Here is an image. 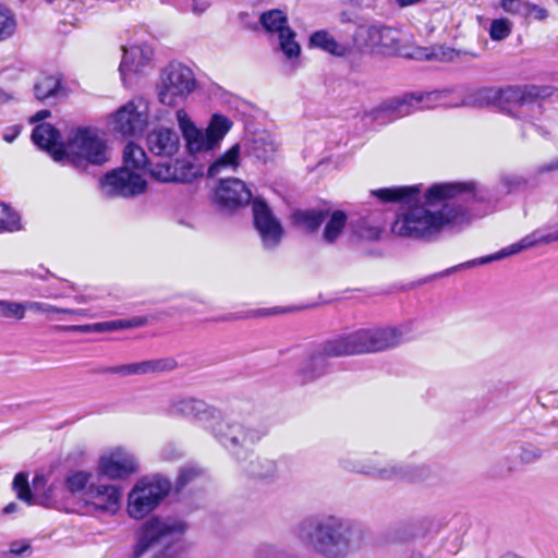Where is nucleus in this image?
I'll return each instance as SVG.
<instances>
[{
  "mask_svg": "<svg viewBox=\"0 0 558 558\" xmlns=\"http://www.w3.org/2000/svg\"><path fill=\"white\" fill-rule=\"evenodd\" d=\"M141 471L138 457L130 448L106 447L97 456L95 472L74 470L64 477V487L75 499L76 511L84 514H114L121 504V489L102 480L126 481Z\"/></svg>",
  "mask_w": 558,
  "mask_h": 558,
  "instance_id": "1",
  "label": "nucleus"
},
{
  "mask_svg": "<svg viewBox=\"0 0 558 558\" xmlns=\"http://www.w3.org/2000/svg\"><path fill=\"white\" fill-rule=\"evenodd\" d=\"M476 186L468 183H437L427 189L424 199L400 209L391 223V232L400 238L429 240L445 230L470 222V214L461 208L449 206L448 201L475 196Z\"/></svg>",
  "mask_w": 558,
  "mask_h": 558,
  "instance_id": "2",
  "label": "nucleus"
},
{
  "mask_svg": "<svg viewBox=\"0 0 558 558\" xmlns=\"http://www.w3.org/2000/svg\"><path fill=\"white\" fill-rule=\"evenodd\" d=\"M403 339V332L397 327L355 330L326 341L315 354L305 361L300 369V375L304 381H311L325 373L327 357L379 352L399 345Z\"/></svg>",
  "mask_w": 558,
  "mask_h": 558,
  "instance_id": "3",
  "label": "nucleus"
},
{
  "mask_svg": "<svg viewBox=\"0 0 558 558\" xmlns=\"http://www.w3.org/2000/svg\"><path fill=\"white\" fill-rule=\"evenodd\" d=\"M299 538L328 558H343L360 545L362 535L354 522L337 515H323L303 522Z\"/></svg>",
  "mask_w": 558,
  "mask_h": 558,
  "instance_id": "4",
  "label": "nucleus"
},
{
  "mask_svg": "<svg viewBox=\"0 0 558 558\" xmlns=\"http://www.w3.org/2000/svg\"><path fill=\"white\" fill-rule=\"evenodd\" d=\"M189 524L171 514H155L138 529L133 554L141 557L154 550L151 558H180L186 549Z\"/></svg>",
  "mask_w": 558,
  "mask_h": 558,
  "instance_id": "5",
  "label": "nucleus"
},
{
  "mask_svg": "<svg viewBox=\"0 0 558 558\" xmlns=\"http://www.w3.org/2000/svg\"><path fill=\"white\" fill-rule=\"evenodd\" d=\"M548 86H510L498 92V105L502 111L513 118L510 128L515 129L508 135L514 137H544L546 131L534 122L527 121L525 114L531 111L541 113V104L537 99H545L551 95Z\"/></svg>",
  "mask_w": 558,
  "mask_h": 558,
  "instance_id": "6",
  "label": "nucleus"
},
{
  "mask_svg": "<svg viewBox=\"0 0 558 558\" xmlns=\"http://www.w3.org/2000/svg\"><path fill=\"white\" fill-rule=\"evenodd\" d=\"M172 489L171 482L161 474L138 478L126 495V513L133 520H143L157 510Z\"/></svg>",
  "mask_w": 558,
  "mask_h": 558,
  "instance_id": "7",
  "label": "nucleus"
},
{
  "mask_svg": "<svg viewBox=\"0 0 558 558\" xmlns=\"http://www.w3.org/2000/svg\"><path fill=\"white\" fill-rule=\"evenodd\" d=\"M53 161L75 167L102 165L110 159L106 142H35Z\"/></svg>",
  "mask_w": 558,
  "mask_h": 558,
  "instance_id": "8",
  "label": "nucleus"
},
{
  "mask_svg": "<svg viewBox=\"0 0 558 558\" xmlns=\"http://www.w3.org/2000/svg\"><path fill=\"white\" fill-rule=\"evenodd\" d=\"M149 101L136 96L105 118L107 133L123 138L141 137L149 124Z\"/></svg>",
  "mask_w": 558,
  "mask_h": 558,
  "instance_id": "9",
  "label": "nucleus"
},
{
  "mask_svg": "<svg viewBox=\"0 0 558 558\" xmlns=\"http://www.w3.org/2000/svg\"><path fill=\"white\" fill-rule=\"evenodd\" d=\"M196 88L194 72L180 62H171L161 72L157 85V98L160 104L175 107L184 101Z\"/></svg>",
  "mask_w": 558,
  "mask_h": 558,
  "instance_id": "10",
  "label": "nucleus"
},
{
  "mask_svg": "<svg viewBox=\"0 0 558 558\" xmlns=\"http://www.w3.org/2000/svg\"><path fill=\"white\" fill-rule=\"evenodd\" d=\"M447 90L407 94L380 104L374 110V117L381 119H398L421 109L433 108L437 105H448L445 100Z\"/></svg>",
  "mask_w": 558,
  "mask_h": 558,
  "instance_id": "11",
  "label": "nucleus"
},
{
  "mask_svg": "<svg viewBox=\"0 0 558 558\" xmlns=\"http://www.w3.org/2000/svg\"><path fill=\"white\" fill-rule=\"evenodd\" d=\"M179 151V142H128L123 148L125 167L143 169L154 162L151 158H171Z\"/></svg>",
  "mask_w": 558,
  "mask_h": 558,
  "instance_id": "12",
  "label": "nucleus"
},
{
  "mask_svg": "<svg viewBox=\"0 0 558 558\" xmlns=\"http://www.w3.org/2000/svg\"><path fill=\"white\" fill-rule=\"evenodd\" d=\"M101 193L108 197H133L145 193L147 181L128 167L118 168L100 180Z\"/></svg>",
  "mask_w": 558,
  "mask_h": 558,
  "instance_id": "13",
  "label": "nucleus"
},
{
  "mask_svg": "<svg viewBox=\"0 0 558 558\" xmlns=\"http://www.w3.org/2000/svg\"><path fill=\"white\" fill-rule=\"evenodd\" d=\"M148 172L153 179L161 183H190L202 175L201 168L192 161L181 158L180 150L171 158H159Z\"/></svg>",
  "mask_w": 558,
  "mask_h": 558,
  "instance_id": "14",
  "label": "nucleus"
},
{
  "mask_svg": "<svg viewBox=\"0 0 558 558\" xmlns=\"http://www.w3.org/2000/svg\"><path fill=\"white\" fill-rule=\"evenodd\" d=\"M252 213L253 223L263 246L266 248L277 247L284 235L280 220L274 215L268 204L258 197L252 202Z\"/></svg>",
  "mask_w": 558,
  "mask_h": 558,
  "instance_id": "15",
  "label": "nucleus"
},
{
  "mask_svg": "<svg viewBox=\"0 0 558 558\" xmlns=\"http://www.w3.org/2000/svg\"><path fill=\"white\" fill-rule=\"evenodd\" d=\"M259 22L270 34H277L279 48L287 59H298L301 47L295 40V33L289 27L287 15L281 10H270L260 15Z\"/></svg>",
  "mask_w": 558,
  "mask_h": 558,
  "instance_id": "16",
  "label": "nucleus"
},
{
  "mask_svg": "<svg viewBox=\"0 0 558 558\" xmlns=\"http://www.w3.org/2000/svg\"><path fill=\"white\" fill-rule=\"evenodd\" d=\"M211 426V433L230 451L236 453L239 449H248L256 442L260 436L254 429H248L242 424L222 418L221 416L215 425Z\"/></svg>",
  "mask_w": 558,
  "mask_h": 558,
  "instance_id": "17",
  "label": "nucleus"
},
{
  "mask_svg": "<svg viewBox=\"0 0 558 558\" xmlns=\"http://www.w3.org/2000/svg\"><path fill=\"white\" fill-rule=\"evenodd\" d=\"M154 58V49L147 44H134L123 47V56L119 65L121 82L124 87H129L130 76L138 74L147 68Z\"/></svg>",
  "mask_w": 558,
  "mask_h": 558,
  "instance_id": "18",
  "label": "nucleus"
},
{
  "mask_svg": "<svg viewBox=\"0 0 558 558\" xmlns=\"http://www.w3.org/2000/svg\"><path fill=\"white\" fill-rule=\"evenodd\" d=\"M347 469L363 474L372 475L381 480H404L409 477L407 469L399 463L386 461L380 457H369L352 465H344Z\"/></svg>",
  "mask_w": 558,
  "mask_h": 558,
  "instance_id": "19",
  "label": "nucleus"
},
{
  "mask_svg": "<svg viewBox=\"0 0 558 558\" xmlns=\"http://www.w3.org/2000/svg\"><path fill=\"white\" fill-rule=\"evenodd\" d=\"M170 412L175 415L193 416L209 430H211L210 425H215L221 416L217 410L204 401L194 398L173 400L170 405Z\"/></svg>",
  "mask_w": 558,
  "mask_h": 558,
  "instance_id": "20",
  "label": "nucleus"
},
{
  "mask_svg": "<svg viewBox=\"0 0 558 558\" xmlns=\"http://www.w3.org/2000/svg\"><path fill=\"white\" fill-rule=\"evenodd\" d=\"M252 198L251 191L239 179H226L219 182L215 191V199L221 206L233 209L243 206Z\"/></svg>",
  "mask_w": 558,
  "mask_h": 558,
  "instance_id": "21",
  "label": "nucleus"
},
{
  "mask_svg": "<svg viewBox=\"0 0 558 558\" xmlns=\"http://www.w3.org/2000/svg\"><path fill=\"white\" fill-rule=\"evenodd\" d=\"M555 241H558V232L545 234L539 231H535V232L522 238L520 241L504 247L499 252H497L493 255L483 257V258L478 259L477 262H473L472 264L473 265L486 264L489 262L499 260V259L509 257L511 255L519 254L520 252L532 248L534 246L542 245V244H548V243H551Z\"/></svg>",
  "mask_w": 558,
  "mask_h": 558,
  "instance_id": "22",
  "label": "nucleus"
},
{
  "mask_svg": "<svg viewBox=\"0 0 558 558\" xmlns=\"http://www.w3.org/2000/svg\"><path fill=\"white\" fill-rule=\"evenodd\" d=\"M411 58L421 61L453 62L477 58L473 51L457 50L445 45H433L428 47H416L410 54Z\"/></svg>",
  "mask_w": 558,
  "mask_h": 558,
  "instance_id": "23",
  "label": "nucleus"
},
{
  "mask_svg": "<svg viewBox=\"0 0 558 558\" xmlns=\"http://www.w3.org/2000/svg\"><path fill=\"white\" fill-rule=\"evenodd\" d=\"M240 161V145L234 144L217 157L208 167V177H217L225 171L234 170Z\"/></svg>",
  "mask_w": 558,
  "mask_h": 558,
  "instance_id": "24",
  "label": "nucleus"
},
{
  "mask_svg": "<svg viewBox=\"0 0 558 558\" xmlns=\"http://www.w3.org/2000/svg\"><path fill=\"white\" fill-rule=\"evenodd\" d=\"M347 220V215L343 211H332L326 220L323 230V241L327 244L336 243L344 232Z\"/></svg>",
  "mask_w": 558,
  "mask_h": 558,
  "instance_id": "25",
  "label": "nucleus"
},
{
  "mask_svg": "<svg viewBox=\"0 0 558 558\" xmlns=\"http://www.w3.org/2000/svg\"><path fill=\"white\" fill-rule=\"evenodd\" d=\"M33 505H40L45 507H51L57 504L56 487L53 485L47 486L46 476L37 474L33 478Z\"/></svg>",
  "mask_w": 558,
  "mask_h": 558,
  "instance_id": "26",
  "label": "nucleus"
},
{
  "mask_svg": "<svg viewBox=\"0 0 558 558\" xmlns=\"http://www.w3.org/2000/svg\"><path fill=\"white\" fill-rule=\"evenodd\" d=\"M418 193V186H393L374 190L372 194L383 202H412Z\"/></svg>",
  "mask_w": 558,
  "mask_h": 558,
  "instance_id": "27",
  "label": "nucleus"
},
{
  "mask_svg": "<svg viewBox=\"0 0 558 558\" xmlns=\"http://www.w3.org/2000/svg\"><path fill=\"white\" fill-rule=\"evenodd\" d=\"M381 26L361 25L354 34L355 46L363 51H376Z\"/></svg>",
  "mask_w": 558,
  "mask_h": 558,
  "instance_id": "28",
  "label": "nucleus"
},
{
  "mask_svg": "<svg viewBox=\"0 0 558 558\" xmlns=\"http://www.w3.org/2000/svg\"><path fill=\"white\" fill-rule=\"evenodd\" d=\"M232 126L233 121L229 117L218 112L213 113L205 129L204 140H222Z\"/></svg>",
  "mask_w": 558,
  "mask_h": 558,
  "instance_id": "29",
  "label": "nucleus"
},
{
  "mask_svg": "<svg viewBox=\"0 0 558 558\" xmlns=\"http://www.w3.org/2000/svg\"><path fill=\"white\" fill-rule=\"evenodd\" d=\"M310 40L313 46L337 57H343L349 52V48L345 45L337 43L326 31L315 32Z\"/></svg>",
  "mask_w": 558,
  "mask_h": 558,
  "instance_id": "30",
  "label": "nucleus"
},
{
  "mask_svg": "<svg viewBox=\"0 0 558 558\" xmlns=\"http://www.w3.org/2000/svg\"><path fill=\"white\" fill-rule=\"evenodd\" d=\"M23 229L21 215L7 203H0V233H13Z\"/></svg>",
  "mask_w": 558,
  "mask_h": 558,
  "instance_id": "31",
  "label": "nucleus"
},
{
  "mask_svg": "<svg viewBox=\"0 0 558 558\" xmlns=\"http://www.w3.org/2000/svg\"><path fill=\"white\" fill-rule=\"evenodd\" d=\"M34 92L40 100L57 97L62 92L60 80L52 75H41L34 86Z\"/></svg>",
  "mask_w": 558,
  "mask_h": 558,
  "instance_id": "32",
  "label": "nucleus"
},
{
  "mask_svg": "<svg viewBox=\"0 0 558 558\" xmlns=\"http://www.w3.org/2000/svg\"><path fill=\"white\" fill-rule=\"evenodd\" d=\"M178 128L184 140H204L202 130L183 108L175 111Z\"/></svg>",
  "mask_w": 558,
  "mask_h": 558,
  "instance_id": "33",
  "label": "nucleus"
},
{
  "mask_svg": "<svg viewBox=\"0 0 558 558\" xmlns=\"http://www.w3.org/2000/svg\"><path fill=\"white\" fill-rule=\"evenodd\" d=\"M219 149V142H186L185 151L195 160H211Z\"/></svg>",
  "mask_w": 558,
  "mask_h": 558,
  "instance_id": "34",
  "label": "nucleus"
},
{
  "mask_svg": "<svg viewBox=\"0 0 558 558\" xmlns=\"http://www.w3.org/2000/svg\"><path fill=\"white\" fill-rule=\"evenodd\" d=\"M293 217L295 223L306 231H315L323 222V213L316 210H299Z\"/></svg>",
  "mask_w": 558,
  "mask_h": 558,
  "instance_id": "35",
  "label": "nucleus"
},
{
  "mask_svg": "<svg viewBox=\"0 0 558 558\" xmlns=\"http://www.w3.org/2000/svg\"><path fill=\"white\" fill-rule=\"evenodd\" d=\"M513 29V23L507 17L494 19L490 22L488 34L492 40L502 41L507 39Z\"/></svg>",
  "mask_w": 558,
  "mask_h": 558,
  "instance_id": "36",
  "label": "nucleus"
},
{
  "mask_svg": "<svg viewBox=\"0 0 558 558\" xmlns=\"http://www.w3.org/2000/svg\"><path fill=\"white\" fill-rule=\"evenodd\" d=\"M12 487L20 500L25 501L27 505H33L34 490L33 487H29L26 474L17 473L14 476Z\"/></svg>",
  "mask_w": 558,
  "mask_h": 558,
  "instance_id": "37",
  "label": "nucleus"
},
{
  "mask_svg": "<svg viewBox=\"0 0 558 558\" xmlns=\"http://www.w3.org/2000/svg\"><path fill=\"white\" fill-rule=\"evenodd\" d=\"M16 31V20L13 13L0 3V40L13 36Z\"/></svg>",
  "mask_w": 558,
  "mask_h": 558,
  "instance_id": "38",
  "label": "nucleus"
},
{
  "mask_svg": "<svg viewBox=\"0 0 558 558\" xmlns=\"http://www.w3.org/2000/svg\"><path fill=\"white\" fill-rule=\"evenodd\" d=\"M26 312V304L14 302V301H8V300H0V317L1 318H13L21 320L25 317Z\"/></svg>",
  "mask_w": 558,
  "mask_h": 558,
  "instance_id": "39",
  "label": "nucleus"
},
{
  "mask_svg": "<svg viewBox=\"0 0 558 558\" xmlns=\"http://www.w3.org/2000/svg\"><path fill=\"white\" fill-rule=\"evenodd\" d=\"M104 132L90 124L75 125L70 129L68 140H99Z\"/></svg>",
  "mask_w": 558,
  "mask_h": 558,
  "instance_id": "40",
  "label": "nucleus"
},
{
  "mask_svg": "<svg viewBox=\"0 0 558 558\" xmlns=\"http://www.w3.org/2000/svg\"><path fill=\"white\" fill-rule=\"evenodd\" d=\"M398 34L395 29L389 27H381L378 39L377 52H390L397 49Z\"/></svg>",
  "mask_w": 558,
  "mask_h": 558,
  "instance_id": "41",
  "label": "nucleus"
},
{
  "mask_svg": "<svg viewBox=\"0 0 558 558\" xmlns=\"http://www.w3.org/2000/svg\"><path fill=\"white\" fill-rule=\"evenodd\" d=\"M25 304H26V310H31V311H34L37 313H46V314L64 313V314L80 315V316L86 315V312L84 310L60 308V307H56L53 305H50L47 303H41V302H29V303H25Z\"/></svg>",
  "mask_w": 558,
  "mask_h": 558,
  "instance_id": "42",
  "label": "nucleus"
},
{
  "mask_svg": "<svg viewBox=\"0 0 558 558\" xmlns=\"http://www.w3.org/2000/svg\"><path fill=\"white\" fill-rule=\"evenodd\" d=\"M59 138H60V132L54 125H52L48 122H41V123L35 124L33 132H32L31 140H59Z\"/></svg>",
  "mask_w": 558,
  "mask_h": 558,
  "instance_id": "43",
  "label": "nucleus"
},
{
  "mask_svg": "<svg viewBox=\"0 0 558 558\" xmlns=\"http://www.w3.org/2000/svg\"><path fill=\"white\" fill-rule=\"evenodd\" d=\"M499 8L510 15L525 16L529 8V1L499 0Z\"/></svg>",
  "mask_w": 558,
  "mask_h": 558,
  "instance_id": "44",
  "label": "nucleus"
},
{
  "mask_svg": "<svg viewBox=\"0 0 558 558\" xmlns=\"http://www.w3.org/2000/svg\"><path fill=\"white\" fill-rule=\"evenodd\" d=\"M496 97V93L492 89L482 88L476 90L472 96L462 101L464 106H485Z\"/></svg>",
  "mask_w": 558,
  "mask_h": 558,
  "instance_id": "45",
  "label": "nucleus"
},
{
  "mask_svg": "<svg viewBox=\"0 0 558 558\" xmlns=\"http://www.w3.org/2000/svg\"><path fill=\"white\" fill-rule=\"evenodd\" d=\"M131 325L124 320H111L90 324V332L102 333L111 332L130 327Z\"/></svg>",
  "mask_w": 558,
  "mask_h": 558,
  "instance_id": "46",
  "label": "nucleus"
},
{
  "mask_svg": "<svg viewBox=\"0 0 558 558\" xmlns=\"http://www.w3.org/2000/svg\"><path fill=\"white\" fill-rule=\"evenodd\" d=\"M500 184L505 192L510 193L527 184V180L519 174H505L500 178Z\"/></svg>",
  "mask_w": 558,
  "mask_h": 558,
  "instance_id": "47",
  "label": "nucleus"
},
{
  "mask_svg": "<svg viewBox=\"0 0 558 558\" xmlns=\"http://www.w3.org/2000/svg\"><path fill=\"white\" fill-rule=\"evenodd\" d=\"M159 364H160L159 362L156 364H153L150 362L142 363V364H132V365L124 366L122 369L126 374H135V373H146L150 369H157V368L161 369V368L166 367V365L160 366Z\"/></svg>",
  "mask_w": 558,
  "mask_h": 558,
  "instance_id": "48",
  "label": "nucleus"
},
{
  "mask_svg": "<svg viewBox=\"0 0 558 558\" xmlns=\"http://www.w3.org/2000/svg\"><path fill=\"white\" fill-rule=\"evenodd\" d=\"M381 228L373 226H362L356 230L357 235L364 240H377L381 234Z\"/></svg>",
  "mask_w": 558,
  "mask_h": 558,
  "instance_id": "49",
  "label": "nucleus"
},
{
  "mask_svg": "<svg viewBox=\"0 0 558 558\" xmlns=\"http://www.w3.org/2000/svg\"><path fill=\"white\" fill-rule=\"evenodd\" d=\"M527 16H531L533 17L534 20H537V21H544L547 19L548 16V12L546 9L539 7V5H536V4H533L531 2H529V8H527V12H526V15L525 17Z\"/></svg>",
  "mask_w": 558,
  "mask_h": 558,
  "instance_id": "50",
  "label": "nucleus"
},
{
  "mask_svg": "<svg viewBox=\"0 0 558 558\" xmlns=\"http://www.w3.org/2000/svg\"><path fill=\"white\" fill-rule=\"evenodd\" d=\"M198 474V471L195 468H184L181 470L179 475V484L181 486L189 483L192 478H194Z\"/></svg>",
  "mask_w": 558,
  "mask_h": 558,
  "instance_id": "51",
  "label": "nucleus"
},
{
  "mask_svg": "<svg viewBox=\"0 0 558 558\" xmlns=\"http://www.w3.org/2000/svg\"><path fill=\"white\" fill-rule=\"evenodd\" d=\"M29 548V544L26 541H15L10 544L9 554L22 555Z\"/></svg>",
  "mask_w": 558,
  "mask_h": 558,
  "instance_id": "52",
  "label": "nucleus"
},
{
  "mask_svg": "<svg viewBox=\"0 0 558 558\" xmlns=\"http://www.w3.org/2000/svg\"><path fill=\"white\" fill-rule=\"evenodd\" d=\"M542 452L537 448H523L521 458L525 462H531L541 457Z\"/></svg>",
  "mask_w": 558,
  "mask_h": 558,
  "instance_id": "53",
  "label": "nucleus"
},
{
  "mask_svg": "<svg viewBox=\"0 0 558 558\" xmlns=\"http://www.w3.org/2000/svg\"><path fill=\"white\" fill-rule=\"evenodd\" d=\"M153 134L156 136V140H171L174 131L171 128L159 126L154 129Z\"/></svg>",
  "mask_w": 558,
  "mask_h": 558,
  "instance_id": "54",
  "label": "nucleus"
},
{
  "mask_svg": "<svg viewBox=\"0 0 558 558\" xmlns=\"http://www.w3.org/2000/svg\"><path fill=\"white\" fill-rule=\"evenodd\" d=\"M210 5L208 0H192V12L196 15L203 14Z\"/></svg>",
  "mask_w": 558,
  "mask_h": 558,
  "instance_id": "55",
  "label": "nucleus"
},
{
  "mask_svg": "<svg viewBox=\"0 0 558 558\" xmlns=\"http://www.w3.org/2000/svg\"><path fill=\"white\" fill-rule=\"evenodd\" d=\"M51 117V111L48 109H43L37 111L34 116H32L28 121L31 124H38L45 122L46 119Z\"/></svg>",
  "mask_w": 558,
  "mask_h": 558,
  "instance_id": "56",
  "label": "nucleus"
},
{
  "mask_svg": "<svg viewBox=\"0 0 558 558\" xmlns=\"http://www.w3.org/2000/svg\"><path fill=\"white\" fill-rule=\"evenodd\" d=\"M260 558H292L283 550L270 548L262 553Z\"/></svg>",
  "mask_w": 558,
  "mask_h": 558,
  "instance_id": "57",
  "label": "nucleus"
},
{
  "mask_svg": "<svg viewBox=\"0 0 558 558\" xmlns=\"http://www.w3.org/2000/svg\"><path fill=\"white\" fill-rule=\"evenodd\" d=\"M256 144H259L258 147H255L254 150H255V155L257 158L259 159H267L266 156H263L262 154H259V150L260 149H264L266 150L267 148H270L272 149V142H265V141H262V142H255Z\"/></svg>",
  "mask_w": 558,
  "mask_h": 558,
  "instance_id": "58",
  "label": "nucleus"
},
{
  "mask_svg": "<svg viewBox=\"0 0 558 558\" xmlns=\"http://www.w3.org/2000/svg\"><path fill=\"white\" fill-rule=\"evenodd\" d=\"M64 330L88 333V332H90V324L68 326V327H64Z\"/></svg>",
  "mask_w": 558,
  "mask_h": 558,
  "instance_id": "59",
  "label": "nucleus"
},
{
  "mask_svg": "<svg viewBox=\"0 0 558 558\" xmlns=\"http://www.w3.org/2000/svg\"><path fill=\"white\" fill-rule=\"evenodd\" d=\"M20 133H21V126L15 125V126H13V133L4 135L3 140H5V141L14 140L15 137H17L20 135Z\"/></svg>",
  "mask_w": 558,
  "mask_h": 558,
  "instance_id": "60",
  "label": "nucleus"
},
{
  "mask_svg": "<svg viewBox=\"0 0 558 558\" xmlns=\"http://www.w3.org/2000/svg\"><path fill=\"white\" fill-rule=\"evenodd\" d=\"M13 99V96L0 88V105Z\"/></svg>",
  "mask_w": 558,
  "mask_h": 558,
  "instance_id": "61",
  "label": "nucleus"
},
{
  "mask_svg": "<svg viewBox=\"0 0 558 558\" xmlns=\"http://www.w3.org/2000/svg\"><path fill=\"white\" fill-rule=\"evenodd\" d=\"M17 509V505L14 504V502H10L9 505H7L4 508H3V513L5 514H10V513H13L15 512Z\"/></svg>",
  "mask_w": 558,
  "mask_h": 558,
  "instance_id": "62",
  "label": "nucleus"
},
{
  "mask_svg": "<svg viewBox=\"0 0 558 558\" xmlns=\"http://www.w3.org/2000/svg\"><path fill=\"white\" fill-rule=\"evenodd\" d=\"M499 558H526V557L519 555L514 551H506Z\"/></svg>",
  "mask_w": 558,
  "mask_h": 558,
  "instance_id": "63",
  "label": "nucleus"
},
{
  "mask_svg": "<svg viewBox=\"0 0 558 558\" xmlns=\"http://www.w3.org/2000/svg\"><path fill=\"white\" fill-rule=\"evenodd\" d=\"M397 1L400 7H409V5H413L417 2H420L421 0H397Z\"/></svg>",
  "mask_w": 558,
  "mask_h": 558,
  "instance_id": "64",
  "label": "nucleus"
}]
</instances>
